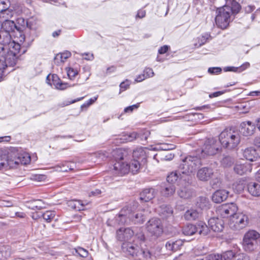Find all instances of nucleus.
<instances>
[{
  "mask_svg": "<svg viewBox=\"0 0 260 260\" xmlns=\"http://www.w3.org/2000/svg\"><path fill=\"white\" fill-rule=\"evenodd\" d=\"M209 37V35L208 34H206L204 36H202L201 37L199 38H198V40H199L198 42L199 43V46H201L205 44L206 43L207 40Z\"/></svg>",
  "mask_w": 260,
  "mask_h": 260,
  "instance_id": "53",
  "label": "nucleus"
},
{
  "mask_svg": "<svg viewBox=\"0 0 260 260\" xmlns=\"http://www.w3.org/2000/svg\"><path fill=\"white\" fill-rule=\"evenodd\" d=\"M248 191L250 194L254 197L260 196V184L255 182H251L248 184Z\"/></svg>",
  "mask_w": 260,
  "mask_h": 260,
  "instance_id": "28",
  "label": "nucleus"
},
{
  "mask_svg": "<svg viewBox=\"0 0 260 260\" xmlns=\"http://www.w3.org/2000/svg\"><path fill=\"white\" fill-rule=\"evenodd\" d=\"M219 140L223 147L232 149L237 147L240 144L241 136L238 131L233 128H226L220 133Z\"/></svg>",
  "mask_w": 260,
  "mask_h": 260,
  "instance_id": "2",
  "label": "nucleus"
},
{
  "mask_svg": "<svg viewBox=\"0 0 260 260\" xmlns=\"http://www.w3.org/2000/svg\"><path fill=\"white\" fill-rule=\"evenodd\" d=\"M117 239L119 241H126V239H125L124 235V232H123L122 228H120L117 232Z\"/></svg>",
  "mask_w": 260,
  "mask_h": 260,
  "instance_id": "51",
  "label": "nucleus"
},
{
  "mask_svg": "<svg viewBox=\"0 0 260 260\" xmlns=\"http://www.w3.org/2000/svg\"><path fill=\"white\" fill-rule=\"evenodd\" d=\"M224 92H225V91H219L215 92H213V93L210 94L209 95V97L210 98L217 97V96H218L223 94Z\"/></svg>",
  "mask_w": 260,
  "mask_h": 260,
  "instance_id": "62",
  "label": "nucleus"
},
{
  "mask_svg": "<svg viewBox=\"0 0 260 260\" xmlns=\"http://www.w3.org/2000/svg\"><path fill=\"white\" fill-rule=\"evenodd\" d=\"M229 192L225 190H218L212 195V201L216 203H219L225 200L228 197Z\"/></svg>",
  "mask_w": 260,
  "mask_h": 260,
  "instance_id": "22",
  "label": "nucleus"
},
{
  "mask_svg": "<svg viewBox=\"0 0 260 260\" xmlns=\"http://www.w3.org/2000/svg\"><path fill=\"white\" fill-rule=\"evenodd\" d=\"M201 165L200 157L194 155H188L182 160L178 166L179 172L183 175H190Z\"/></svg>",
  "mask_w": 260,
  "mask_h": 260,
  "instance_id": "5",
  "label": "nucleus"
},
{
  "mask_svg": "<svg viewBox=\"0 0 260 260\" xmlns=\"http://www.w3.org/2000/svg\"><path fill=\"white\" fill-rule=\"evenodd\" d=\"M116 222L119 225L130 223L129 219L126 218L124 210H121L118 215L115 217Z\"/></svg>",
  "mask_w": 260,
  "mask_h": 260,
  "instance_id": "33",
  "label": "nucleus"
},
{
  "mask_svg": "<svg viewBox=\"0 0 260 260\" xmlns=\"http://www.w3.org/2000/svg\"><path fill=\"white\" fill-rule=\"evenodd\" d=\"M249 223V217L244 212L236 213L231 219L230 226L233 230L239 231L245 228Z\"/></svg>",
  "mask_w": 260,
  "mask_h": 260,
  "instance_id": "8",
  "label": "nucleus"
},
{
  "mask_svg": "<svg viewBox=\"0 0 260 260\" xmlns=\"http://www.w3.org/2000/svg\"><path fill=\"white\" fill-rule=\"evenodd\" d=\"M68 206L77 210H83L84 204L81 200H73L68 202Z\"/></svg>",
  "mask_w": 260,
  "mask_h": 260,
  "instance_id": "31",
  "label": "nucleus"
},
{
  "mask_svg": "<svg viewBox=\"0 0 260 260\" xmlns=\"http://www.w3.org/2000/svg\"><path fill=\"white\" fill-rule=\"evenodd\" d=\"M5 54L0 57V82L2 80V73L6 67L14 66L18 58V55H15V53L9 52L7 48Z\"/></svg>",
  "mask_w": 260,
  "mask_h": 260,
  "instance_id": "9",
  "label": "nucleus"
},
{
  "mask_svg": "<svg viewBox=\"0 0 260 260\" xmlns=\"http://www.w3.org/2000/svg\"><path fill=\"white\" fill-rule=\"evenodd\" d=\"M78 74V72L76 70H74L73 69H70L68 71V75L70 79H72V78L75 77Z\"/></svg>",
  "mask_w": 260,
  "mask_h": 260,
  "instance_id": "57",
  "label": "nucleus"
},
{
  "mask_svg": "<svg viewBox=\"0 0 260 260\" xmlns=\"http://www.w3.org/2000/svg\"><path fill=\"white\" fill-rule=\"evenodd\" d=\"M212 3L215 5V8H216L217 11H218V8H221L224 5H228L229 0H215Z\"/></svg>",
  "mask_w": 260,
  "mask_h": 260,
  "instance_id": "44",
  "label": "nucleus"
},
{
  "mask_svg": "<svg viewBox=\"0 0 260 260\" xmlns=\"http://www.w3.org/2000/svg\"><path fill=\"white\" fill-rule=\"evenodd\" d=\"M183 241L181 239L177 240H170L166 244V247L169 250L176 251L180 249L183 244Z\"/></svg>",
  "mask_w": 260,
  "mask_h": 260,
  "instance_id": "23",
  "label": "nucleus"
},
{
  "mask_svg": "<svg viewBox=\"0 0 260 260\" xmlns=\"http://www.w3.org/2000/svg\"><path fill=\"white\" fill-rule=\"evenodd\" d=\"M253 164L250 163L236 164L234 168V171L237 174L242 175L248 172H250L252 170V166Z\"/></svg>",
  "mask_w": 260,
  "mask_h": 260,
  "instance_id": "18",
  "label": "nucleus"
},
{
  "mask_svg": "<svg viewBox=\"0 0 260 260\" xmlns=\"http://www.w3.org/2000/svg\"><path fill=\"white\" fill-rule=\"evenodd\" d=\"M121 248L124 252L133 257L134 260H149L150 258L149 251L140 249L134 242L125 241L122 243Z\"/></svg>",
  "mask_w": 260,
  "mask_h": 260,
  "instance_id": "3",
  "label": "nucleus"
},
{
  "mask_svg": "<svg viewBox=\"0 0 260 260\" xmlns=\"http://www.w3.org/2000/svg\"><path fill=\"white\" fill-rule=\"evenodd\" d=\"M15 29L20 31V27L17 26L14 21L9 19H6L2 24V29L10 34L11 32L14 31Z\"/></svg>",
  "mask_w": 260,
  "mask_h": 260,
  "instance_id": "20",
  "label": "nucleus"
},
{
  "mask_svg": "<svg viewBox=\"0 0 260 260\" xmlns=\"http://www.w3.org/2000/svg\"><path fill=\"white\" fill-rule=\"evenodd\" d=\"M168 46L164 45L159 48V49L158 50V53L161 54H164L166 52H167V51L168 50Z\"/></svg>",
  "mask_w": 260,
  "mask_h": 260,
  "instance_id": "59",
  "label": "nucleus"
},
{
  "mask_svg": "<svg viewBox=\"0 0 260 260\" xmlns=\"http://www.w3.org/2000/svg\"><path fill=\"white\" fill-rule=\"evenodd\" d=\"M196 206L202 210H207L210 207V202L206 197H200L197 202Z\"/></svg>",
  "mask_w": 260,
  "mask_h": 260,
  "instance_id": "30",
  "label": "nucleus"
},
{
  "mask_svg": "<svg viewBox=\"0 0 260 260\" xmlns=\"http://www.w3.org/2000/svg\"><path fill=\"white\" fill-rule=\"evenodd\" d=\"M175 191V187L174 185L171 184L166 186L161 190V193L163 196L169 197L172 196Z\"/></svg>",
  "mask_w": 260,
  "mask_h": 260,
  "instance_id": "38",
  "label": "nucleus"
},
{
  "mask_svg": "<svg viewBox=\"0 0 260 260\" xmlns=\"http://www.w3.org/2000/svg\"><path fill=\"white\" fill-rule=\"evenodd\" d=\"M260 234L255 230H249L244 235L242 246L244 250L248 253L256 251L260 247Z\"/></svg>",
  "mask_w": 260,
  "mask_h": 260,
  "instance_id": "4",
  "label": "nucleus"
},
{
  "mask_svg": "<svg viewBox=\"0 0 260 260\" xmlns=\"http://www.w3.org/2000/svg\"><path fill=\"white\" fill-rule=\"evenodd\" d=\"M157 191L153 188L144 189L140 193V200L143 202H148L155 198Z\"/></svg>",
  "mask_w": 260,
  "mask_h": 260,
  "instance_id": "14",
  "label": "nucleus"
},
{
  "mask_svg": "<svg viewBox=\"0 0 260 260\" xmlns=\"http://www.w3.org/2000/svg\"><path fill=\"white\" fill-rule=\"evenodd\" d=\"M12 38L11 34L2 30H0V45L7 48V45L11 43Z\"/></svg>",
  "mask_w": 260,
  "mask_h": 260,
  "instance_id": "27",
  "label": "nucleus"
},
{
  "mask_svg": "<svg viewBox=\"0 0 260 260\" xmlns=\"http://www.w3.org/2000/svg\"><path fill=\"white\" fill-rule=\"evenodd\" d=\"M235 260H250V256L245 253L237 252Z\"/></svg>",
  "mask_w": 260,
  "mask_h": 260,
  "instance_id": "48",
  "label": "nucleus"
},
{
  "mask_svg": "<svg viewBox=\"0 0 260 260\" xmlns=\"http://www.w3.org/2000/svg\"><path fill=\"white\" fill-rule=\"evenodd\" d=\"M255 128L254 124L250 121H244L241 123L239 134L244 136H250L253 134Z\"/></svg>",
  "mask_w": 260,
  "mask_h": 260,
  "instance_id": "15",
  "label": "nucleus"
},
{
  "mask_svg": "<svg viewBox=\"0 0 260 260\" xmlns=\"http://www.w3.org/2000/svg\"><path fill=\"white\" fill-rule=\"evenodd\" d=\"M139 107V104L138 103L135 105H133L132 106H128L126 107L124 109V113H131L135 109H137Z\"/></svg>",
  "mask_w": 260,
  "mask_h": 260,
  "instance_id": "54",
  "label": "nucleus"
},
{
  "mask_svg": "<svg viewBox=\"0 0 260 260\" xmlns=\"http://www.w3.org/2000/svg\"><path fill=\"white\" fill-rule=\"evenodd\" d=\"M184 235L191 236L196 233L200 235L206 236L209 233V228L206 223L203 221H199L196 225L188 224L185 225L182 229Z\"/></svg>",
  "mask_w": 260,
  "mask_h": 260,
  "instance_id": "7",
  "label": "nucleus"
},
{
  "mask_svg": "<svg viewBox=\"0 0 260 260\" xmlns=\"http://www.w3.org/2000/svg\"><path fill=\"white\" fill-rule=\"evenodd\" d=\"M225 6L231 9V14H237L241 9V6L239 4L234 0H229L228 5H225Z\"/></svg>",
  "mask_w": 260,
  "mask_h": 260,
  "instance_id": "35",
  "label": "nucleus"
},
{
  "mask_svg": "<svg viewBox=\"0 0 260 260\" xmlns=\"http://www.w3.org/2000/svg\"><path fill=\"white\" fill-rule=\"evenodd\" d=\"M177 194L183 199H189L195 195L193 190L187 187H180L177 191Z\"/></svg>",
  "mask_w": 260,
  "mask_h": 260,
  "instance_id": "24",
  "label": "nucleus"
},
{
  "mask_svg": "<svg viewBox=\"0 0 260 260\" xmlns=\"http://www.w3.org/2000/svg\"><path fill=\"white\" fill-rule=\"evenodd\" d=\"M129 84L127 83L126 82H122L120 84V89L122 91L126 90L128 88Z\"/></svg>",
  "mask_w": 260,
  "mask_h": 260,
  "instance_id": "60",
  "label": "nucleus"
},
{
  "mask_svg": "<svg viewBox=\"0 0 260 260\" xmlns=\"http://www.w3.org/2000/svg\"><path fill=\"white\" fill-rule=\"evenodd\" d=\"M200 260H221V256L219 254H211L206 256Z\"/></svg>",
  "mask_w": 260,
  "mask_h": 260,
  "instance_id": "47",
  "label": "nucleus"
},
{
  "mask_svg": "<svg viewBox=\"0 0 260 260\" xmlns=\"http://www.w3.org/2000/svg\"><path fill=\"white\" fill-rule=\"evenodd\" d=\"M138 137V135L136 133H135V132L132 133L131 134H129V135L128 136V137H129L128 141H132L135 140L136 139H137V138Z\"/></svg>",
  "mask_w": 260,
  "mask_h": 260,
  "instance_id": "63",
  "label": "nucleus"
},
{
  "mask_svg": "<svg viewBox=\"0 0 260 260\" xmlns=\"http://www.w3.org/2000/svg\"><path fill=\"white\" fill-rule=\"evenodd\" d=\"M220 184V179L216 178L213 180H212L210 182V184L213 188H217L218 187Z\"/></svg>",
  "mask_w": 260,
  "mask_h": 260,
  "instance_id": "56",
  "label": "nucleus"
},
{
  "mask_svg": "<svg viewBox=\"0 0 260 260\" xmlns=\"http://www.w3.org/2000/svg\"><path fill=\"white\" fill-rule=\"evenodd\" d=\"M201 215V213L194 209H190L187 210L184 214V218L189 221L195 220Z\"/></svg>",
  "mask_w": 260,
  "mask_h": 260,
  "instance_id": "26",
  "label": "nucleus"
},
{
  "mask_svg": "<svg viewBox=\"0 0 260 260\" xmlns=\"http://www.w3.org/2000/svg\"><path fill=\"white\" fill-rule=\"evenodd\" d=\"M157 211L162 218H167L173 216V209L169 205L162 204L157 208Z\"/></svg>",
  "mask_w": 260,
  "mask_h": 260,
  "instance_id": "19",
  "label": "nucleus"
},
{
  "mask_svg": "<svg viewBox=\"0 0 260 260\" xmlns=\"http://www.w3.org/2000/svg\"><path fill=\"white\" fill-rule=\"evenodd\" d=\"M124 235L126 240H128L130 238L134 235V232L129 228H126L123 230Z\"/></svg>",
  "mask_w": 260,
  "mask_h": 260,
  "instance_id": "49",
  "label": "nucleus"
},
{
  "mask_svg": "<svg viewBox=\"0 0 260 260\" xmlns=\"http://www.w3.org/2000/svg\"><path fill=\"white\" fill-rule=\"evenodd\" d=\"M13 167V162L12 161V158L7 156L6 154L0 155V169L7 167Z\"/></svg>",
  "mask_w": 260,
  "mask_h": 260,
  "instance_id": "29",
  "label": "nucleus"
},
{
  "mask_svg": "<svg viewBox=\"0 0 260 260\" xmlns=\"http://www.w3.org/2000/svg\"><path fill=\"white\" fill-rule=\"evenodd\" d=\"M219 150V143L213 139H208L202 148V152L209 155H213Z\"/></svg>",
  "mask_w": 260,
  "mask_h": 260,
  "instance_id": "11",
  "label": "nucleus"
},
{
  "mask_svg": "<svg viewBox=\"0 0 260 260\" xmlns=\"http://www.w3.org/2000/svg\"><path fill=\"white\" fill-rule=\"evenodd\" d=\"M6 6H4L2 9L0 8V13L3 15V17L8 19L13 17L14 12L12 9L8 8V4Z\"/></svg>",
  "mask_w": 260,
  "mask_h": 260,
  "instance_id": "39",
  "label": "nucleus"
},
{
  "mask_svg": "<svg viewBox=\"0 0 260 260\" xmlns=\"http://www.w3.org/2000/svg\"><path fill=\"white\" fill-rule=\"evenodd\" d=\"M55 216V212L54 211H46L44 213H40L38 214V218L42 217L44 220L47 222H50Z\"/></svg>",
  "mask_w": 260,
  "mask_h": 260,
  "instance_id": "32",
  "label": "nucleus"
},
{
  "mask_svg": "<svg viewBox=\"0 0 260 260\" xmlns=\"http://www.w3.org/2000/svg\"><path fill=\"white\" fill-rule=\"evenodd\" d=\"M64 61L61 57L60 55L59 54H56L54 58V62L55 64L57 66H59L61 63H63Z\"/></svg>",
  "mask_w": 260,
  "mask_h": 260,
  "instance_id": "55",
  "label": "nucleus"
},
{
  "mask_svg": "<svg viewBox=\"0 0 260 260\" xmlns=\"http://www.w3.org/2000/svg\"><path fill=\"white\" fill-rule=\"evenodd\" d=\"M146 12L144 10H139L138 11L136 18H142L145 16Z\"/></svg>",
  "mask_w": 260,
  "mask_h": 260,
  "instance_id": "61",
  "label": "nucleus"
},
{
  "mask_svg": "<svg viewBox=\"0 0 260 260\" xmlns=\"http://www.w3.org/2000/svg\"><path fill=\"white\" fill-rule=\"evenodd\" d=\"M181 174L182 173L179 172L178 168L177 171L171 173L167 176V181L171 184L174 183L178 179H182V177Z\"/></svg>",
  "mask_w": 260,
  "mask_h": 260,
  "instance_id": "37",
  "label": "nucleus"
},
{
  "mask_svg": "<svg viewBox=\"0 0 260 260\" xmlns=\"http://www.w3.org/2000/svg\"><path fill=\"white\" fill-rule=\"evenodd\" d=\"M209 229H211L215 232H221L224 229V222L223 220L218 218L213 217L208 220ZM210 231V230H209Z\"/></svg>",
  "mask_w": 260,
  "mask_h": 260,
  "instance_id": "13",
  "label": "nucleus"
},
{
  "mask_svg": "<svg viewBox=\"0 0 260 260\" xmlns=\"http://www.w3.org/2000/svg\"><path fill=\"white\" fill-rule=\"evenodd\" d=\"M136 237L141 241H144L145 239V236L143 233L137 234Z\"/></svg>",
  "mask_w": 260,
  "mask_h": 260,
  "instance_id": "64",
  "label": "nucleus"
},
{
  "mask_svg": "<svg viewBox=\"0 0 260 260\" xmlns=\"http://www.w3.org/2000/svg\"><path fill=\"white\" fill-rule=\"evenodd\" d=\"M52 82H48L50 85H53L55 87L59 90H64L71 86H69L67 83L62 82L56 74L51 75Z\"/></svg>",
  "mask_w": 260,
  "mask_h": 260,
  "instance_id": "21",
  "label": "nucleus"
},
{
  "mask_svg": "<svg viewBox=\"0 0 260 260\" xmlns=\"http://www.w3.org/2000/svg\"><path fill=\"white\" fill-rule=\"evenodd\" d=\"M59 54L60 55L61 57H62L64 61L71 56V53L68 51H66L63 53Z\"/></svg>",
  "mask_w": 260,
  "mask_h": 260,
  "instance_id": "58",
  "label": "nucleus"
},
{
  "mask_svg": "<svg viewBox=\"0 0 260 260\" xmlns=\"http://www.w3.org/2000/svg\"><path fill=\"white\" fill-rule=\"evenodd\" d=\"M214 172L212 168L203 167L198 171L197 177L200 181H207L213 176Z\"/></svg>",
  "mask_w": 260,
  "mask_h": 260,
  "instance_id": "16",
  "label": "nucleus"
},
{
  "mask_svg": "<svg viewBox=\"0 0 260 260\" xmlns=\"http://www.w3.org/2000/svg\"><path fill=\"white\" fill-rule=\"evenodd\" d=\"M243 156L250 161H256L259 157L257 150L253 147H247L243 150Z\"/></svg>",
  "mask_w": 260,
  "mask_h": 260,
  "instance_id": "17",
  "label": "nucleus"
},
{
  "mask_svg": "<svg viewBox=\"0 0 260 260\" xmlns=\"http://www.w3.org/2000/svg\"><path fill=\"white\" fill-rule=\"evenodd\" d=\"M7 48L10 53H15V55H18L21 50V46L19 43L11 41V43L7 45Z\"/></svg>",
  "mask_w": 260,
  "mask_h": 260,
  "instance_id": "34",
  "label": "nucleus"
},
{
  "mask_svg": "<svg viewBox=\"0 0 260 260\" xmlns=\"http://www.w3.org/2000/svg\"><path fill=\"white\" fill-rule=\"evenodd\" d=\"M154 75V73L151 68H146L144 70L143 77L146 78V79L153 77Z\"/></svg>",
  "mask_w": 260,
  "mask_h": 260,
  "instance_id": "46",
  "label": "nucleus"
},
{
  "mask_svg": "<svg viewBox=\"0 0 260 260\" xmlns=\"http://www.w3.org/2000/svg\"><path fill=\"white\" fill-rule=\"evenodd\" d=\"M76 252L82 257H86L88 255V251L81 247L77 249Z\"/></svg>",
  "mask_w": 260,
  "mask_h": 260,
  "instance_id": "50",
  "label": "nucleus"
},
{
  "mask_svg": "<svg viewBox=\"0 0 260 260\" xmlns=\"http://www.w3.org/2000/svg\"><path fill=\"white\" fill-rule=\"evenodd\" d=\"M147 231L152 235L158 237L163 233V227L161 221L156 218L150 219L147 223Z\"/></svg>",
  "mask_w": 260,
  "mask_h": 260,
  "instance_id": "10",
  "label": "nucleus"
},
{
  "mask_svg": "<svg viewBox=\"0 0 260 260\" xmlns=\"http://www.w3.org/2000/svg\"><path fill=\"white\" fill-rule=\"evenodd\" d=\"M250 67V63L248 62H246L238 68L228 67L224 69L225 72L232 71L235 72H241Z\"/></svg>",
  "mask_w": 260,
  "mask_h": 260,
  "instance_id": "36",
  "label": "nucleus"
},
{
  "mask_svg": "<svg viewBox=\"0 0 260 260\" xmlns=\"http://www.w3.org/2000/svg\"><path fill=\"white\" fill-rule=\"evenodd\" d=\"M115 159H118L113 166L114 173L120 176H122L131 171L133 174H136L142 169L145 164L140 162L139 160L133 159L129 164L125 163L122 160L124 159L126 152L124 150L118 149L113 152Z\"/></svg>",
  "mask_w": 260,
  "mask_h": 260,
  "instance_id": "1",
  "label": "nucleus"
},
{
  "mask_svg": "<svg viewBox=\"0 0 260 260\" xmlns=\"http://www.w3.org/2000/svg\"><path fill=\"white\" fill-rule=\"evenodd\" d=\"M237 252L233 250H228L222 254H219L221 256V260H235Z\"/></svg>",
  "mask_w": 260,
  "mask_h": 260,
  "instance_id": "41",
  "label": "nucleus"
},
{
  "mask_svg": "<svg viewBox=\"0 0 260 260\" xmlns=\"http://www.w3.org/2000/svg\"><path fill=\"white\" fill-rule=\"evenodd\" d=\"M29 161V157H28L27 159H26L25 157L22 155H19L17 157L12 158V161L13 162V167L14 165H18L19 164L26 165L28 163Z\"/></svg>",
  "mask_w": 260,
  "mask_h": 260,
  "instance_id": "40",
  "label": "nucleus"
},
{
  "mask_svg": "<svg viewBox=\"0 0 260 260\" xmlns=\"http://www.w3.org/2000/svg\"><path fill=\"white\" fill-rule=\"evenodd\" d=\"M238 207L234 203L222 205L219 209V212L223 218L233 217L237 213Z\"/></svg>",
  "mask_w": 260,
  "mask_h": 260,
  "instance_id": "12",
  "label": "nucleus"
},
{
  "mask_svg": "<svg viewBox=\"0 0 260 260\" xmlns=\"http://www.w3.org/2000/svg\"><path fill=\"white\" fill-rule=\"evenodd\" d=\"M215 17V23L218 27L226 28L231 22V9L226 6L218 8Z\"/></svg>",
  "mask_w": 260,
  "mask_h": 260,
  "instance_id": "6",
  "label": "nucleus"
},
{
  "mask_svg": "<svg viewBox=\"0 0 260 260\" xmlns=\"http://www.w3.org/2000/svg\"><path fill=\"white\" fill-rule=\"evenodd\" d=\"M121 210H124L125 213L126 215V218L129 219V222H131V218L133 216V213L132 208L129 206L124 207Z\"/></svg>",
  "mask_w": 260,
  "mask_h": 260,
  "instance_id": "45",
  "label": "nucleus"
},
{
  "mask_svg": "<svg viewBox=\"0 0 260 260\" xmlns=\"http://www.w3.org/2000/svg\"><path fill=\"white\" fill-rule=\"evenodd\" d=\"M222 71L220 67H212L208 69V72L211 74H218Z\"/></svg>",
  "mask_w": 260,
  "mask_h": 260,
  "instance_id": "52",
  "label": "nucleus"
},
{
  "mask_svg": "<svg viewBox=\"0 0 260 260\" xmlns=\"http://www.w3.org/2000/svg\"><path fill=\"white\" fill-rule=\"evenodd\" d=\"M133 157L134 159L139 160L143 164H146V153L142 147L138 148L133 151Z\"/></svg>",
  "mask_w": 260,
  "mask_h": 260,
  "instance_id": "25",
  "label": "nucleus"
},
{
  "mask_svg": "<svg viewBox=\"0 0 260 260\" xmlns=\"http://www.w3.org/2000/svg\"><path fill=\"white\" fill-rule=\"evenodd\" d=\"M144 218L141 213H133V216L131 218V221L135 224L136 223H142L144 221Z\"/></svg>",
  "mask_w": 260,
  "mask_h": 260,
  "instance_id": "43",
  "label": "nucleus"
},
{
  "mask_svg": "<svg viewBox=\"0 0 260 260\" xmlns=\"http://www.w3.org/2000/svg\"><path fill=\"white\" fill-rule=\"evenodd\" d=\"M234 158L229 155L223 157L221 161V165L224 167H230L234 164Z\"/></svg>",
  "mask_w": 260,
  "mask_h": 260,
  "instance_id": "42",
  "label": "nucleus"
}]
</instances>
